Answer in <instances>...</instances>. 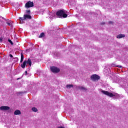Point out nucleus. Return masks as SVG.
<instances>
[{
    "mask_svg": "<svg viewBox=\"0 0 128 128\" xmlns=\"http://www.w3.org/2000/svg\"><path fill=\"white\" fill-rule=\"evenodd\" d=\"M101 92H102V94H106V96H110V98H112L114 96H116V98H120V95L116 93H112L104 90H102Z\"/></svg>",
    "mask_w": 128,
    "mask_h": 128,
    "instance_id": "nucleus-1",
    "label": "nucleus"
},
{
    "mask_svg": "<svg viewBox=\"0 0 128 128\" xmlns=\"http://www.w3.org/2000/svg\"><path fill=\"white\" fill-rule=\"evenodd\" d=\"M56 16H58V18H65L68 17V14H66V12L64 11V10H58L56 12Z\"/></svg>",
    "mask_w": 128,
    "mask_h": 128,
    "instance_id": "nucleus-2",
    "label": "nucleus"
},
{
    "mask_svg": "<svg viewBox=\"0 0 128 128\" xmlns=\"http://www.w3.org/2000/svg\"><path fill=\"white\" fill-rule=\"evenodd\" d=\"M26 14H24V18H25V20L26 19L32 20V16H30V10H28L26 11Z\"/></svg>",
    "mask_w": 128,
    "mask_h": 128,
    "instance_id": "nucleus-3",
    "label": "nucleus"
},
{
    "mask_svg": "<svg viewBox=\"0 0 128 128\" xmlns=\"http://www.w3.org/2000/svg\"><path fill=\"white\" fill-rule=\"evenodd\" d=\"M90 78L92 80L96 81V80H98L100 78V77L98 76V75L94 74L91 76Z\"/></svg>",
    "mask_w": 128,
    "mask_h": 128,
    "instance_id": "nucleus-4",
    "label": "nucleus"
},
{
    "mask_svg": "<svg viewBox=\"0 0 128 128\" xmlns=\"http://www.w3.org/2000/svg\"><path fill=\"white\" fill-rule=\"evenodd\" d=\"M32 6H34V2H32L30 1H28L25 4V8H32Z\"/></svg>",
    "mask_w": 128,
    "mask_h": 128,
    "instance_id": "nucleus-5",
    "label": "nucleus"
},
{
    "mask_svg": "<svg viewBox=\"0 0 128 128\" xmlns=\"http://www.w3.org/2000/svg\"><path fill=\"white\" fill-rule=\"evenodd\" d=\"M50 70L52 72H60V68L54 66L51 67Z\"/></svg>",
    "mask_w": 128,
    "mask_h": 128,
    "instance_id": "nucleus-6",
    "label": "nucleus"
},
{
    "mask_svg": "<svg viewBox=\"0 0 128 128\" xmlns=\"http://www.w3.org/2000/svg\"><path fill=\"white\" fill-rule=\"evenodd\" d=\"M10 107L8 106H2L0 107V110H8Z\"/></svg>",
    "mask_w": 128,
    "mask_h": 128,
    "instance_id": "nucleus-7",
    "label": "nucleus"
},
{
    "mask_svg": "<svg viewBox=\"0 0 128 128\" xmlns=\"http://www.w3.org/2000/svg\"><path fill=\"white\" fill-rule=\"evenodd\" d=\"M28 64V61L26 60H25L23 63L21 64V67L22 68H26V66Z\"/></svg>",
    "mask_w": 128,
    "mask_h": 128,
    "instance_id": "nucleus-8",
    "label": "nucleus"
},
{
    "mask_svg": "<svg viewBox=\"0 0 128 128\" xmlns=\"http://www.w3.org/2000/svg\"><path fill=\"white\" fill-rule=\"evenodd\" d=\"M78 90H82V92H86V90H88V89H86V88L83 86H78Z\"/></svg>",
    "mask_w": 128,
    "mask_h": 128,
    "instance_id": "nucleus-9",
    "label": "nucleus"
},
{
    "mask_svg": "<svg viewBox=\"0 0 128 128\" xmlns=\"http://www.w3.org/2000/svg\"><path fill=\"white\" fill-rule=\"evenodd\" d=\"M126 36L124 34H120L116 36L117 38H124Z\"/></svg>",
    "mask_w": 128,
    "mask_h": 128,
    "instance_id": "nucleus-10",
    "label": "nucleus"
},
{
    "mask_svg": "<svg viewBox=\"0 0 128 128\" xmlns=\"http://www.w3.org/2000/svg\"><path fill=\"white\" fill-rule=\"evenodd\" d=\"M20 114H21L20 110H15V112H14V114H15L16 116Z\"/></svg>",
    "mask_w": 128,
    "mask_h": 128,
    "instance_id": "nucleus-11",
    "label": "nucleus"
},
{
    "mask_svg": "<svg viewBox=\"0 0 128 128\" xmlns=\"http://www.w3.org/2000/svg\"><path fill=\"white\" fill-rule=\"evenodd\" d=\"M19 20H20V23L24 24V21L26 20V19L24 16L23 18L20 17L19 18Z\"/></svg>",
    "mask_w": 128,
    "mask_h": 128,
    "instance_id": "nucleus-12",
    "label": "nucleus"
},
{
    "mask_svg": "<svg viewBox=\"0 0 128 128\" xmlns=\"http://www.w3.org/2000/svg\"><path fill=\"white\" fill-rule=\"evenodd\" d=\"M66 88H68V90H70V88H74V85H72V84H67L66 86Z\"/></svg>",
    "mask_w": 128,
    "mask_h": 128,
    "instance_id": "nucleus-13",
    "label": "nucleus"
},
{
    "mask_svg": "<svg viewBox=\"0 0 128 128\" xmlns=\"http://www.w3.org/2000/svg\"><path fill=\"white\" fill-rule=\"evenodd\" d=\"M27 64H29L30 66H32V60L30 58H28L27 61Z\"/></svg>",
    "mask_w": 128,
    "mask_h": 128,
    "instance_id": "nucleus-14",
    "label": "nucleus"
},
{
    "mask_svg": "<svg viewBox=\"0 0 128 128\" xmlns=\"http://www.w3.org/2000/svg\"><path fill=\"white\" fill-rule=\"evenodd\" d=\"M6 22L8 26H12L10 21L6 19Z\"/></svg>",
    "mask_w": 128,
    "mask_h": 128,
    "instance_id": "nucleus-15",
    "label": "nucleus"
},
{
    "mask_svg": "<svg viewBox=\"0 0 128 128\" xmlns=\"http://www.w3.org/2000/svg\"><path fill=\"white\" fill-rule=\"evenodd\" d=\"M24 54L22 53H21V59H20V62H24Z\"/></svg>",
    "mask_w": 128,
    "mask_h": 128,
    "instance_id": "nucleus-16",
    "label": "nucleus"
},
{
    "mask_svg": "<svg viewBox=\"0 0 128 128\" xmlns=\"http://www.w3.org/2000/svg\"><path fill=\"white\" fill-rule=\"evenodd\" d=\"M32 112H38V108H36V107L32 108Z\"/></svg>",
    "mask_w": 128,
    "mask_h": 128,
    "instance_id": "nucleus-17",
    "label": "nucleus"
},
{
    "mask_svg": "<svg viewBox=\"0 0 128 128\" xmlns=\"http://www.w3.org/2000/svg\"><path fill=\"white\" fill-rule=\"evenodd\" d=\"M111 66H113V67L116 66L117 68H122V66H116V64H111Z\"/></svg>",
    "mask_w": 128,
    "mask_h": 128,
    "instance_id": "nucleus-18",
    "label": "nucleus"
},
{
    "mask_svg": "<svg viewBox=\"0 0 128 128\" xmlns=\"http://www.w3.org/2000/svg\"><path fill=\"white\" fill-rule=\"evenodd\" d=\"M44 33L42 32V33L40 35L39 38H44Z\"/></svg>",
    "mask_w": 128,
    "mask_h": 128,
    "instance_id": "nucleus-19",
    "label": "nucleus"
},
{
    "mask_svg": "<svg viewBox=\"0 0 128 128\" xmlns=\"http://www.w3.org/2000/svg\"><path fill=\"white\" fill-rule=\"evenodd\" d=\"M8 42H10V44H12H12H14V43L12 42V40H8Z\"/></svg>",
    "mask_w": 128,
    "mask_h": 128,
    "instance_id": "nucleus-20",
    "label": "nucleus"
},
{
    "mask_svg": "<svg viewBox=\"0 0 128 128\" xmlns=\"http://www.w3.org/2000/svg\"><path fill=\"white\" fill-rule=\"evenodd\" d=\"M14 59L16 60V62H18V58H15Z\"/></svg>",
    "mask_w": 128,
    "mask_h": 128,
    "instance_id": "nucleus-21",
    "label": "nucleus"
},
{
    "mask_svg": "<svg viewBox=\"0 0 128 128\" xmlns=\"http://www.w3.org/2000/svg\"><path fill=\"white\" fill-rule=\"evenodd\" d=\"M2 42V38H0V42Z\"/></svg>",
    "mask_w": 128,
    "mask_h": 128,
    "instance_id": "nucleus-22",
    "label": "nucleus"
},
{
    "mask_svg": "<svg viewBox=\"0 0 128 128\" xmlns=\"http://www.w3.org/2000/svg\"><path fill=\"white\" fill-rule=\"evenodd\" d=\"M10 58H13L12 54H10Z\"/></svg>",
    "mask_w": 128,
    "mask_h": 128,
    "instance_id": "nucleus-23",
    "label": "nucleus"
},
{
    "mask_svg": "<svg viewBox=\"0 0 128 128\" xmlns=\"http://www.w3.org/2000/svg\"><path fill=\"white\" fill-rule=\"evenodd\" d=\"M58 128H65L61 126H59Z\"/></svg>",
    "mask_w": 128,
    "mask_h": 128,
    "instance_id": "nucleus-24",
    "label": "nucleus"
},
{
    "mask_svg": "<svg viewBox=\"0 0 128 128\" xmlns=\"http://www.w3.org/2000/svg\"><path fill=\"white\" fill-rule=\"evenodd\" d=\"M106 23H104V22H102V23H101V24H104Z\"/></svg>",
    "mask_w": 128,
    "mask_h": 128,
    "instance_id": "nucleus-25",
    "label": "nucleus"
},
{
    "mask_svg": "<svg viewBox=\"0 0 128 128\" xmlns=\"http://www.w3.org/2000/svg\"><path fill=\"white\" fill-rule=\"evenodd\" d=\"M109 24H112V22H109Z\"/></svg>",
    "mask_w": 128,
    "mask_h": 128,
    "instance_id": "nucleus-26",
    "label": "nucleus"
},
{
    "mask_svg": "<svg viewBox=\"0 0 128 128\" xmlns=\"http://www.w3.org/2000/svg\"><path fill=\"white\" fill-rule=\"evenodd\" d=\"M25 72H26V74H28V71H26Z\"/></svg>",
    "mask_w": 128,
    "mask_h": 128,
    "instance_id": "nucleus-27",
    "label": "nucleus"
},
{
    "mask_svg": "<svg viewBox=\"0 0 128 128\" xmlns=\"http://www.w3.org/2000/svg\"><path fill=\"white\" fill-rule=\"evenodd\" d=\"M0 22H1V21L0 20Z\"/></svg>",
    "mask_w": 128,
    "mask_h": 128,
    "instance_id": "nucleus-28",
    "label": "nucleus"
}]
</instances>
